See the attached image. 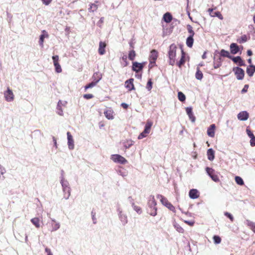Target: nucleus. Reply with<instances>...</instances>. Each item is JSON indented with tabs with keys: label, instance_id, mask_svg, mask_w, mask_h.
Returning a JSON list of instances; mask_svg holds the SVG:
<instances>
[{
	"label": "nucleus",
	"instance_id": "obj_11",
	"mask_svg": "<svg viewBox=\"0 0 255 255\" xmlns=\"http://www.w3.org/2000/svg\"><path fill=\"white\" fill-rule=\"evenodd\" d=\"M67 144L68 148L70 150H72L74 148V141L73 138V136L69 131L67 132Z\"/></svg>",
	"mask_w": 255,
	"mask_h": 255
},
{
	"label": "nucleus",
	"instance_id": "obj_31",
	"mask_svg": "<svg viewBox=\"0 0 255 255\" xmlns=\"http://www.w3.org/2000/svg\"><path fill=\"white\" fill-rule=\"evenodd\" d=\"M220 55L221 56L224 57H228L231 59L232 56L230 55L229 51H226L224 49H222L220 51Z\"/></svg>",
	"mask_w": 255,
	"mask_h": 255
},
{
	"label": "nucleus",
	"instance_id": "obj_22",
	"mask_svg": "<svg viewBox=\"0 0 255 255\" xmlns=\"http://www.w3.org/2000/svg\"><path fill=\"white\" fill-rule=\"evenodd\" d=\"M100 80L101 77L98 76V79L96 80V81H92L85 86V90H87L88 89L92 88L97 85V84L100 81Z\"/></svg>",
	"mask_w": 255,
	"mask_h": 255
},
{
	"label": "nucleus",
	"instance_id": "obj_50",
	"mask_svg": "<svg viewBox=\"0 0 255 255\" xmlns=\"http://www.w3.org/2000/svg\"><path fill=\"white\" fill-rule=\"evenodd\" d=\"M225 216L228 217L230 220L233 222L234 221V217L229 212H226L224 213Z\"/></svg>",
	"mask_w": 255,
	"mask_h": 255
},
{
	"label": "nucleus",
	"instance_id": "obj_45",
	"mask_svg": "<svg viewBox=\"0 0 255 255\" xmlns=\"http://www.w3.org/2000/svg\"><path fill=\"white\" fill-rule=\"evenodd\" d=\"M187 28L188 30V32L190 33L189 36H194L195 33L193 30L192 27L190 25H187Z\"/></svg>",
	"mask_w": 255,
	"mask_h": 255
},
{
	"label": "nucleus",
	"instance_id": "obj_14",
	"mask_svg": "<svg viewBox=\"0 0 255 255\" xmlns=\"http://www.w3.org/2000/svg\"><path fill=\"white\" fill-rule=\"evenodd\" d=\"M42 34L40 35L39 44L41 47H43L44 39L45 38H48L49 35L45 30L42 31Z\"/></svg>",
	"mask_w": 255,
	"mask_h": 255
},
{
	"label": "nucleus",
	"instance_id": "obj_46",
	"mask_svg": "<svg viewBox=\"0 0 255 255\" xmlns=\"http://www.w3.org/2000/svg\"><path fill=\"white\" fill-rule=\"evenodd\" d=\"M55 68V71L57 73H61L62 72V69L60 65L58 63H55L54 64Z\"/></svg>",
	"mask_w": 255,
	"mask_h": 255
},
{
	"label": "nucleus",
	"instance_id": "obj_26",
	"mask_svg": "<svg viewBox=\"0 0 255 255\" xmlns=\"http://www.w3.org/2000/svg\"><path fill=\"white\" fill-rule=\"evenodd\" d=\"M106 44L105 43L101 41L99 43V53L100 55H103L105 53V48L106 47Z\"/></svg>",
	"mask_w": 255,
	"mask_h": 255
},
{
	"label": "nucleus",
	"instance_id": "obj_25",
	"mask_svg": "<svg viewBox=\"0 0 255 255\" xmlns=\"http://www.w3.org/2000/svg\"><path fill=\"white\" fill-rule=\"evenodd\" d=\"M207 154L208 159L210 161H213L215 158V151L212 148H210L207 150Z\"/></svg>",
	"mask_w": 255,
	"mask_h": 255
},
{
	"label": "nucleus",
	"instance_id": "obj_49",
	"mask_svg": "<svg viewBox=\"0 0 255 255\" xmlns=\"http://www.w3.org/2000/svg\"><path fill=\"white\" fill-rule=\"evenodd\" d=\"M98 76L101 77V79H102V75L98 72H96L94 74L92 79H93V81H96V80L98 79Z\"/></svg>",
	"mask_w": 255,
	"mask_h": 255
},
{
	"label": "nucleus",
	"instance_id": "obj_63",
	"mask_svg": "<svg viewBox=\"0 0 255 255\" xmlns=\"http://www.w3.org/2000/svg\"><path fill=\"white\" fill-rule=\"evenodd\" d=\"M121 106L125 109H127L128 107V105L126 104V103H123L121 104Z\"/></svg>",
	"mask_w": 255,
	"mask_h": 255
},
{
	"label": "nucleus",
	"instance_id": "obj_7",
	"mask_svg": "<svg viewBox=\"0 0 255 255\" xmlns=\"http://www.w3.org/2000/svg\"><path fill=\"white\" fill-rule=\"evenodd\" d=\"M238 80H241L244 79L245 72L244 70L239 67H234L233 69Z\"/></svg>",
	"mask_w": 255,
	"mask_h": 255
},
{
	"label": "nucleus",
	"instance_id": "obj_12",
	"mask_svg": "<svg viewBox=\"0 0 255 255\" xmlns=\"http://www.w3.org/2000/svg\"><path fill=\"white\" fill-rule=\"evenodd\" d=\"M158 56V52L155 50H152L149 56V61L151 64H154Z\"/></svg>",
	"mask_w": 255,
	"mask_h": 255
},
{
	"label": "nucleus",
	"instance_id": "obj_28",
	"mask_svg": "<svg viewBox=\"0 0 255 255\" xmlns=\"http://www.w3.org/2000/svg\"><path fill=\"white\" fill-rule=\"evenodd\" d=\"M163 19L167 23H169L172 19L171 14L169 12H166L163 15Z\"/></svg>",
	"mask_w": 255,
	"mask_h": 255
},
{
	"label": "nucleus",
	"instance_id": "obj_21",
	"mask_svg": "<svg viewBox=\"0 0 255 255\" xmlns=\"http://www.w3.org/2000/svg\"><path fill=\"white\" fill-rule=\"evenodd\" d=\"M222 60L220 57L216 58L215 57L214 58L213 66L215 69L219 68L222 65Z\"/></svg>",
	"mask_w": 255,
	"mask_h": 255
},
{
	"label": "nucleus",
	"instance_id": "obj_59",
	"mask_svg": "<svg viewBox=\"0 0 255 255\" xmlns=\"http://www.w3.org/2000/svg\"><path fill=\"white\" fill-rule=\"evenodd\" d=\"M249 88V86L248 85H245L244 86V87L243 88V89L242 90V93H246L247 92V90H248V89Z\"/></svg>",
	"mask_w": 255,
	"mask_h": 255
},
{
	"label": "nucleus",
	"instance_id": "obj_6",
	"mask_svg": "<svg viewBox=\"0 0 255 255\" xmlns=\"http://www.w3.org/2000/svg\"><path fill=\"white\" fill-rule=\"evenodd\" d=\"M117 211L119 219L122 222V225L124 226L126 225L128 222L127 215L123 212L122 209L120 207L118 208Z\"/></svg>",
	"mask_w": 255,
	"mask_h": 255
},
{
	"label": "nucleus",
	"instance_id": "obj_8",
	"mask_svg": "<svg viewBox=\"0 0 255 255\" xmlns=\"http://www.w3.org/2000/svg\"><path fill=\"white\" fill-rule=\"evenodd\" d=\"M206 171L214 181L218 182L219 181V177L218 175L215 174V170L213 169L207 167L206 168Z\"/></svg>",
	"mask_w": 255,
	"mask_h": 255
},
{
	"label": "nucleus",
	"instance_id": "obj_52",
	"mask_svg": "<svg viewBox=\"0 0 255 255\" xmlns=\"http://www.w3.org/2000/svg\"><path fill=\"white\" fill-rule=\"evenodd\" d=\"M52 59L53 61V64L58 63L59 56L58 55H55L52 56Z\"/></svg>",
	"mask_w": 255,
	"mask_h": 255
},
{
	"label": "nucleus",
	"instance_id": "obj_34",
	"mask_svg": "<svg viewBox=\"0 0 255 255\" xmlns=\"http://www.w3.org/2000/svg\"><path fill=\"white\" fill-rule=\"evenodd\" d=\"M184 53L183 50H181V56L180 60L178 62H176L177 65L179 66V67H181V66L184 64L185 63L184 60Z\"/></svg>",
	"mask_w": 255,
	"mask_h": 255
},
{
	"label": "nucleus",
	"instance_id": "obj_9",
	"mask_svg": "<svg viewBox=\"0 0 255 255\" xmlns=\"http://www.w3.org/2000/svg\"><path fill=\"white\" fill-rule=\"evenodd\" d=\"M67 104L66 101H62L59 100L57 103V108H56V113L57 114L61 116H63V112L62 108V106H66Z\"/></svg>",
	"mask_w": 255,
	"mask_h": 255
},
{
	"label": "nucleus",
	"instance_id": "obj_36",
	"mask_svg": "<svg viewBox=\"0 0 255 255\" xmlns=\"http://www.w3.org/2000/svg\"><path fill=\"white\" fill-rule=\"evenodd\" d=\"M195 77L197 80H201L203 78V73L200 70L199 68H197V71L195 74Z\"/></svg>",
	"mask_w": 255,
	"mask_h": 255
},
{
	"label": "nucleus",
	"instance_id": "obj_39",
	"mask_svg": "<svg viewBox=\"0 0 255 255\" xmlns=\"http://www.w3.org/2000/svg\"><path fill=\"white\" fill-rule=\"evenodd\" d=\"M135 52L133 50H131L129 51L128 57L129 60L132 61L134 59L135 57Z\"/></svg>",
	"mask_w": 255,
	"mask_h": 255
},
{
	"label": "nucleus",
	"instance_id": "obj_62",
	"mask_svg": "<svg viewBox=\"0 0 255 255\" xmlns=\"http://www.w3.org/2000/svg\"><path fill=\"white\" fill-rule=\"evenodd\" d=\"M104 17H101L100 19V20L98 21V22L97 23V24L99 26H101V24L102 23H103L104 22Z\"/></svg>",
	"mask_w": 255,
	"mask_h": 255
},
{
	"label": "nucleus",
	"instance_id": "obj_13",
	"mask_svg": "<svg viewBox=\"0 0 255 255\" xmlns=\"http://www.w3.org/2000/svg\"><path fill=\"white\" fill-rule=\"evenodd\" d=\"M231 59L233 60V61H234V62L240 66H243L246 65L245 62L242 59L240 56H232Z\"/></svg>",
	"mask_w": 255,
	"mask_h": 255
},
{
	"label": "nucleus",
	"instance_id": "obj_55",
	"mask_svg": "<svg viewBox=\"0 0 255 255\" xmlns=\"http://www.w3.org/2000/svg\"><path fill=\"white\" fill-rule=\"evenodd\" d=\"M186 112L188 115H191L192 114V109L191 107H187L186 108Z\"/></svg>",
	"mask_w": 255,
	"mask_h": 255
},
{
	"label": "nucleus",
	"instance_id": "obj_15",
	"mask_svg": "<svg viewBox=\"0 0 255 255\" xmlns=\"http://www.w3.org/2000/svg\"><path fill=\"white\" fill-rule=\"evenodd\" d=\"M143 67V64L134 62L132 64V70L136 72H138L142 69Z\"/></svg>",
	"mask_w": 255,
	"mask_h": 255
},
{
	"label": "nucleus",
	"instance_id": "obj_30",
	"mask_svg": "<svg viewBox=\"0 0 255 255\" xmlns=\"http://www.w3.org/2000/svg\"><path fill=\"white\" fill-rule=\"evenodd\" d=\"M30 221L36 228H39L40 227V220L38 218H33L31 219Z\"/></svg>",
	"mask_w": 255,
	"mask_h": 255
},
{
	"label": "nucleus",
	"instance_id": "obj_2",
	"mask_svg": "<svg viewBox=\"0 0 255 255\" xmlns=\"http://www.w3.org/2000/svg\"><path fill=\"white\" fill-rule=\"evenodd\" d=\"M177 49V48L174 44H172L169 46L168 56L169 58V64L172 66L175 64Z\"/></svg>",
	"mask_w": 255,
	"mask_h": 255
},
{
	"label": "nucleus",
	"instance_id": "obj_40",
	"mask_svg": "<svg viewBox=\"0 0 255 255\" xmlns=\"http://www.w3.org/2000/svg\"><path fill=\"white\" fill-rule=\"evenodd\" d=\"M235 181L238 185H243L244 184V182L243 179L240 176H236L235 177Z\"/></svg>",
	"mask_w": 255,
	"mask_h": 255
},
{
	"label": "nucleus",
	"instance_id": "obj_60",
	"mask_svg": "<svg viewBox=\"0 0 255 255\" xmlns=\"http://www.w3.org/2000/svg\"><path fill=\"white\" fill-rule=\"evenodd\" d=\"M45 251V252L47 253V255H53L50 249L46 248Z\"/></svg>",
	"mask_w": 255,
	"mask_h": 255
},
{
	"label": "nucleus",
	"instance_id": "obj_3",
	"mask_svg": "<svg viewBox=\"0 0 255 255\" xmlns=\"http://www.w3.org/2000/svg\"><path fill=\"white\" fill-rule=\"evenodd\" d=\"M153 125V122L150 120H147L143 131L139 134L138 136V139H141L143 137H145L147 136V135L150 132V129Z\"/></svg>",
	"mask_w": 255,
	"mask_h": 255
},
{
	"label": "nucleus",
	"instance_id": "obj_44",
	"mask_svg": "<svg viewBox=\"0 0 255 255\" xmlns=\"http://www.w3.org/2000/svg\"><path fill=\"white\" fill-rule=\"evenodd\" d=\"M132 206L134 211H135L138 214H140L142 212L141 209L140 207L136 206L133 203L132 204Z\"/></svg>",
	"mask_w": 255,
	"mask_h": 255
},
{
	"label": "nucleus",
	"instance_id": "obj_20",
	"mask_svg": "<svg viewBox=\"0 0 255 255\" xmlns=\"http://www.w3.org/2000/svg\"><path fill=\"white\" fill-rule=\"evenodd\" d=\"M216 126L215 124L211 125L207 129V134L211 137L215 136V129Z\"/></svg>",
	"mask_w": 255,
	"mask_h": 255
},
{
	"label": "nucleus",
	"instance_id": "obj_47",
	"mask_svg": "<svg viewBox=\"0 0 255 255\" xmlns=\"http://www.w3.org/2000/svg\"><path fill=\"white\" fill-rule=\"evenodd\" d=\"M119 175H121L123 177H125L127 175V172L124 169H120L118 171Z\"/></svg>",
	"mask_w": 255,
	"mask_h": 255
},
{
	"label": "nucleus",
	"instance_id": "obj_42",
	"mask_svg": "<svg viewBox=\"0 0 255 255\" xmlns=\"http://www.w3.org/2000/svg\"><path fill=\"white\" fill-rule=\"evenodd\" d=\"M210 15L211 16H217L219 17L220 19H223V18L222 15L219 11H215L213 13H210Z\"/></svg>",
	"mask_w": 255,
	"mask_h": 255
},
{
	"label": "nucleus",
	"instance_id": "obj_43",
	"mask_svg": "<svg viewBox=\"0 0 255 255\" xmlns=\"http://www.w3.org/2000/svg\"><path fill=\"white\" fill-rule=\"evenodd\" d=\"M178 99L181 102H184V101H185V100L186 99L185 95L181 92H179L178 93Z\"/></svg>",
	"mask_w": 255,
	"mask_h": 255
},
{
	"label": "nucleus",
	"instance_id": "obj_33",
	"mask_svg": "<svg viewBox=\"0 0 255 255\" xmlns=\"http://www.w3.org/2000/svg\"><path fill=\"white\" fill-rule=\"evenodd\" d=\"M193 36H188L186 39V45L188 47L191 48L193 44Z\"/></svg>",
	"mask_w": 255,
	"mask_h": 255
},
{
	"label": "nucleus",
	"instance_id": "obj_17",
	"mask_svg": "<svg viewBox=\"0 0 255 255\" xmlns=\"http://www.w3.org/2000/svg\"><path fill=\"white\" fill-rule=\"evenodd\" d=\"M231 53L233 54H236L240 51L238 45L235 43H232L230 46Z\"/></svg>",
	"mask_w": 255,
	"mask_h": 255
},
{
	"label": "nucleus",
	"instance_id": "obj_4",
	"mask_svg": "<svg viewBox=\"0 0 255 255\" xmlns=\"http://www.w3.org/2000/svg\"><path fill=\"white\" fill-rule=\"evenodd\" d=\"M157 198L159 199L161 203L164 206L167 207L169 210L172 211L174 213L175 212L176 210L175 207L170 202H169L167 199L163 196L160 194H158L157 195Z\"/></svg>",
	"mask_w": 255,
	"mask_h": 255
},
{
	"label": "nucleus",
	"instance_id": "obj_5",
	"mask_svg": "<svg viewBox=\"0 0 255 255\" xmlns=\"http://www.w3.org/2000/svg\"><path fill=\"white\" fill-rule=\"evenodd\" d=\"M111 159L116 163L125 164L128 162L127 160L119 154H113L111 155Z\"/></svg>",
	"mask_w": 255,
	"mask_h": 255
},
{
	"label": "nucleus",
	"instance_id": "obj_61",
	"mask_svg": "<svg viewBox=\"0 0 255 255\" xmlns=\"http://www.w3.org/2000/svg\"><path fill=\"white\" fill-rule=\"evenodd\" d=\"M43 3L45 5H48L52 1V0H42Z\"/></svg>",
	"mask_w": 255,
	"mask_h": 255
},
{
	"label": "nucleus",
	"instance_id": "obj_57",
	"mask_svg": "<svg viewBox=\"0 0 255 255\" xmlns=\"http://www.w3.org/2000/svg\"><path fill=\"white\" fill-rule=\"evenodd\" d=\"M190 120L192 122H195V117L193 115V113L191 114V115H188Z\"/></svg>",
	"mask_w": 255,
	"mask_h": 255
},
{
	"label": "nucleus",
	"instance_id": "obj_29",
	"mask_svg": "<svg viewBox=\"0 0 255 255\" xmlns=\"http://www.w3.org/2000/svg\"><path fill=\"white\" fill-rule=\"evenodd\" d=\"M245 223L249 226L251 230L255 233V223L249 220H246Z\"/></svg>",
	"mask_w": 255,
	"mask_h": 255
},
{
	"label": "nucleus",
	"instance_id": "obj_56",
	"mask_svg": "<svg viewBox=\"0 0 255 255\" xmlns=\"http://www.w3.org/2000/svg\"><path fill=\"white\" fill-rule=\"evenodd\" d=\"M6 172L5 169L1 165H0V173L1 175H3Z\"/></svg>",
	"mask_w": 255,
	"mask_h": 255
},
{
	"label": "nucleus",
	"instance_id": "obj_41",
	"mask_svg": "<svg viewBox=\"0 0 255 255\" xmlns=\"http://www.w3.org/2000/svg\"><path fill=\"white\" fill-rule=\"evenodd\" d=\"M173 226L179 233H183L184 232V229L178 224L175 223Z\"/></svg>",
	"mask_w": 255,
	"mask_h": 255
},
{
	"label": "nucleus",
	"instance_id": "obj_35",
	"mask_svg": "<svg viewBox=\"0 0 255 255\" xmlns=\"http://www.w3.org/2000/svg\"><path fill=\"white\" fill-rule=\"evenodd\" d=\"M52 221L55 223V224L54 225H52V229L51 231H56L60 228V223L58 222H56L55 219H52Z\"/></svg>",
	"mask_w": 255,
	"mask_h": 255
},
{
	"label": "nucleus",
	"instance_id": "obj_27",
	"mask_svg": "<svg viewBox=\"0 0 255 255\" xmlns=\"http://www.w3.org/2000/svg\"><path fill=\"white\" fill-rule=\"evenodd\" d=\"M105 117L109 120H113L114 119L113 112L112 110H108L104 112Z\"/></svg>",
	"mask_w": 255,
	"mask_h": 255
},
{
	"label": "nucleus",
	"instance_id": "obj_16",
	"mask_svg": "<svg viewBox=\"0 0 255 255\" xmlns=\"http://www.w3.org/2000/svg\"><path fill=\"white\" fill-rule=\"evenodd\" d=\"M133 79L130 78L125 82V87L128 89L129 91H131L134 89L133 85Z\"/></svg>",
	"mask_w": 255,
	"mask_h": 255
},
{
	"label": "nucleus",
	"instance_id": "obj_58",
	"mask_svg": "<svg viewBox=\"0 0 255 255\" xmlns=\"http://www.w3.org/2000/svg\"><path fill=\"white\" fill-rule=\"evenodd\" d=\"M247 133L248 135V136L251 138L254 136V134L252 133V132L249 129H247Z\"/></svg>",
	"mask_w": 255,
	"mask_h": 255
},
{
	"label": "nucleus",
	"instance_id": "obj_32",
	"mask_svg": "<svg viewBox=\"0 0 255 255\" xmlns=\"http://www.w3.org/2000/svg\"><path fill=\"white\" fill-rule=\"evenodd\" d=\"M134 143V141L132 140L128 139L125 142H123L124 146L126 148H129L131 146H132Z\"/></svg>",
	"mask_w": 255,
	"mask_h": 255
},
{
	"label": "nucleus",
	"instance_id": "obj_23",
	"mask_svg": "<svg viewBox=\"0 0 255 255\" xmlns=\"http://www.w3.org/2000/svg\"><path fill=\"white\" fill-rule=\"evenodd\" d=\"M255 72V66L251 65L247 68V73L250 77H252Z\"/></svg>",
	"mask_w": 255,
	"mask_h": 255
},
{
	"label": "nucleus",
	"instance_id": "obj_24",
	"mask_svg": "<svg viewBox=\"0 0 255 255\" xmlns=\"http://www.w3.org/2000/svg\"><path fill=\"white\" fill-rule=\"evenodd\" d=\"M189 195L191 199H196L199 197L198 191L196 189H191L189 191Z\"/></svg>",
	"mask_w": 255,
	"mask_h": 255
},
{
	"label": "nucleus",
	"instance_id": "obj_10",
	"mask_svg": "<svg viewBox=\"0 0 255 255\" xmlns=\"http://www.w3.org/2000/svg\"><path fill=\"white\" fill-rule=\"evenodd\" d=\"M4 96L5 100L7 102H11L14 99L13 93L9 88H7V90L4 92Z\"/></svg>",
	"mask_w": 255,
	"mask_h": 255
},
{
	"label": "nucleus",
	"instance_id": "obj_19",
	"mask_svg": "<svg viewBox=\"0 0 255 255\" xmlns=\"http://www.w3.org/2000/svg\"><path fill=\"white\" fill-rule=\"evenodd\" d=\"M249 118V114L246 111L239 113L238 115V118L241 121H246Z\"/></svg>",
	"mask_w": 255,
	"mask_h": 255
},
{
	"label": "nucleus",
	"instance_id": "obj_54",
	"mask_svg": "<svg viewBox=\"0 0 255 255\" xmlns=\"http://www.w3.org/2000/svg\"><path fill=\"white\" fill-rule=\"evenodd\" d=\"M250 144L252 146H255V136H254L251 138Z\"/></svg>",
	"mask_w": 255,
	"mask_h": 255
},
{
	"label": "nucleus",
	"instance_id": "obj_51",
	"mask_svg": "<svg viewBox=\"0 0 255 255\" xmlns=\"http://www.w3.org/2000/svg\"><path fill=\"white\" fill-rule=\"evenodd\" d=\"M152 83L151 82V80L150 79L148 80V81L147 82V85H146V89L148 90H150L152 88Z\"/></svg>",
	"mask_w": 255,
	"mask_h": 255
},
{
	"label": "nucleus",
	"instance_id": "obj_53",
	"mask_svg": "<svg viewBox=\"0 0 255 255\" xmlns=\"http://www.w3.org/2000/svg\"><path fill=\"white\" fill-rule=\"evenodd\" d=\"M83 97L86 99H90L93 98L94 97V96L91 94H87L84 95Z\"/></svg>",
	"mask_w": 255,
	"mask_h": 255
},
{
	"label": "nucleus",
	"instance_id": "obj_48",
	"mask_svg": "<svg viewBox=\"0 0 255 255\" xmlns=\"http://www.w3.org/2000/svg\"><path fill=\"white\" fill-rule=\"evenodd\" d=\"M213 240L214 243L217 244L220 243L221 242V238L218 236H214L213 237Z\"/></svg>",
	"mask_w": 255,
	"mask_h": 255
},
{
	"label": "nucleus",
	"instance_id": "obj_18",
	"mask_svg": "<svg viewBox=\"0 0 255 255\" xmlns=\"http://www.w3.org/2000/svg\"><path fill=\"white\" fill-rule=\"evenodd\" d=\"M60 183L61 184L62 189L69 190V188H70L68 181L65 180L63 177H60Z\"/></svg>",
	"mask_w": 255,
	"mask_h": 255
},
{
	"label": "nucleus",
	"instance_id": "obj_38",
	"mask_svg": "<svg viewBox=\"0 0 255 255\" xmlns=\"http://www.w3.org/2000/svg\"><path fill=\"white\" fill-rule=\"evenodd\" d=\"M98 5H97L96 3H92L90 4V7L88 8V10L89 12H94L97 10L98 9Z\"/></svg>",
	"mask_w": 255,
	"mask_h": 255
},
{
	"label": "nucleus",
	"instance_id": "obj_37",
	"mask_svg": "<svg viewBox=\"0 0 255 255\" xmlns=\"http://www.w3.org/2000/svg\"><path fill=\"white\" fill-rule=\"evenodd\" d=\"M63 190V192H64V198L67 200L68 199H69V197L70 196V195H71V188H69V190H65V189H62Z\"/></svg>",
	"mask_w": 255,
	"mask_h": 255
},
{
	"label": "nucleus",
	"instance_id": "obj_64",
	"mask_svg": "<svg viewBox=\"0 0 255 255\" xmlns=\"http://www.w3.org/2000/svg\"><path fill=\"white\" fill-rule=\"evenodd\" d=\"M53 141L54 142V146L57 148L58 147L57 146V141H56V139L55 137H53Z\"/></svg>",
	"mask_w": 255,
	"mask_h": 255
},
{
	"label": "nucleus",
	"instance_id": "obj_1",
	"mask_svg": "<svg viewBox=\"0 0 255 255\" xmlns=\"http://www.w3.org/2000/svg\"><path fill=\"white\" fill-rule=\"evenodd\" d=\"M149 214L152 216H155L157 215L156 202L154 196L150 195L148 200L147 203Z\"/></svg>",
	"mask_w": 255,
	"mask_h": 255
}]
</instances>
